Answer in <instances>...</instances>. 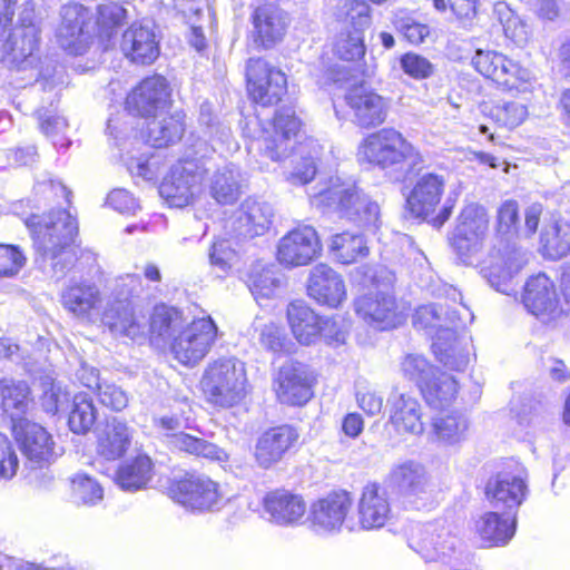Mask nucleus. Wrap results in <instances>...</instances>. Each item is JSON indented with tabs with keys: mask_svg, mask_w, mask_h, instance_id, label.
Masks as SVG:
<instances>
[{
	"mask_svg": "<svg viewBox=\"0 0 570 570\" xmlns=\"http://www.w3.org/2000/svg\"><path fill=\"white\" fill-rule=\"evenodd\" d=\"M104 322L115 333L136 338L144 333L145 317L137 316L128 297L108 303L102 314Z\"/></svg>",
	"mask_w": 570,
	"mask_h": 570,
	"instance_id": "c9c22d12",
	"label": "nucleus"
},
{
	"mask_svg": "<svg viewBox=\"0 0 570 570\" xmlns=\"http://www.w3.org/2000/svg\"><path fill=\"white\" fill-rule=\"evenodd\" d=\"M209 194L222 205H232L242 195V178L238 168L233 164L218 167L209 178Z\"/></svg>",
	"mask_w": 570,
	"mask_h": 570,
	"instance_id": "4c0bfd02",
	"label": "nucleus"
},
{
	"mask_svg": "<svg viewBox=\"0 0 570 570\" xmlns=\"http://www.w3.org/2000/svg\"><path fill=\"white\" fill-rule=\"evenodd\" d=\"M336 14L346 26L353 28L352 31L360 33L371 23L370 6L363 0H340Z\"/></svg>",
	"mask_w": 570,
	"mask_h": 570,
	"instance_id": "603ef678",
	"label": "nucleus"
},
{
	"mask_svg": "<svg viewBox=\"0 0 570 570\" xmlns=\"http://www.w3.org/2000/svg\"><path fill=\"white\" fill-rule=\"evenodd\" d=\"M316 376L306 365L289 362L279 367L274 380L277 400L287 405L302 406L313 396Z\"/></svg>",
	"mask_w": 570,
	"mask_h": 570,
	"instance_id": "ddd939ff",
	"label": "nucleus"
},
{
	"mask_svg": "<svg viewBox=\"0 0 570 570\" xmlns=\"http://www.w3.org/2000/svg\"><path fill=\"white\" fill-rule=\"evenodd\" d=\"M311 204L330 209L340 216L365 227H376L380 222V206L363 194L351 180L330 177L320 183L309 194Z\"/></svg>",
	"mask_w": 570,
	"mask_h": 570,
	"instance_id": "7ed1b4c3",
	"label": "nucleus"
},
{
	"mask_svg": "<svg viewBox=\"0 0 570 570\" xmlns=\"http://www.w3.org/2000/svg\"><path fill=\"white\" fill-rule=\"evenodd\" d=\"M353 499L347 491H333L315 500L309 508L308 520L318 533H337L348 515Z\"/></svg>",
	"mask_w": 570,
	"mask_h": 570,
	"instance_id": "2eb2a0df",
	"label": "nucleus"
},
{
	"mask_svg": "<svg viewBox=\"0 0 570 570\" xmlns=\"http://www.w3.org/2000/svg\"><path fill=\"white\" fill-rule=\"evenodd\" d=\"M475 530L485 547L503 546L514 534V519L487 512L476 521Z\"/></svg>",
	"mask_w": 570,
	"mask_h": 570,
	"instance_id": "a19ab883",
	"label": "nucleus"
},
{
	"mask_svg": "<svg viewBox=\"0 0 570 570\" xmlns=\"http://www.w3.org/2000/svg\"><path fill=\"white\" fill-rule=\"evenodd\" d=\"M170 444L188 454L202 456L212 461L225 462L228 454L217 445L190 434L179 432L170 435Z\"/></svg>",
	"mask_w": 570,
	"mask_h": 570,
	"instance_id": "de8ad7c7",
	"label": "nucleus"
},
{
	"mask_svg": "<svg viewBox=\"0 0 570 570\" xmlns=\"http://www.w3.org/2000/svg\"><path fill=\"white\" fill-rule=\"evenodd\" d=\"M41 405L47 413L56 414L63 409L69 401V392L62 385L50 377L42 383Z\"/></svg>",
	"mask_w": 570,
	"mask_h": 570,
	"instance_id": "680f3d73",
	"label": "nucleus"
},
{
	"mask_svg": "<svg viewBox=\"0 0 570 570\" xmlns=\"http://www.w3.org/2000/svg\"><path fill=\"white\" fill-rule=\"evenodd\" d=\"M247 90L263 106L277 104L286 91V76L261 58H250L246 67Z\"/></svg>",
	"mask_w": 570,
	"mask_h": 570,
	"instance_id": "f8f14e48",
	"label": "nucleus"
},
{
	"mask_svg": "<svg viewBox=\"0 0 570 570\" xmlns=\"http://www.w3.org/2000/svg\"><path fill=\"white\" fill-rule=\"evenodd\" d=\"M264 510L269 521L283 527L302 523L306 514V502L301 494L287 490H276L266 494Z\"/></svg>",
	"mask_w": 570,
	"mask_h": 570,
	"instance_id": "bb28decb",
	"label": "nucleus"
},
{
	"mask_svg": "<svg viewBox=\"0 0 570 570\" xmlns=\"http://www.w3.org/2000/svg\"><path fill=\"white\" fill-rule=\"evenodd\" d=\"M61 304L73 317L92 322L104 314V296L90 281H72L61 293Z\"/></svg>",
	"mask_w": 570,
	"mask_h": 570,
	"instance_id": "a211bd4d",
	"label": "nucleus"
},
{
	"mask_svg": "<svg viewBox=\"0 0 570 570\" xmlns=\"http://www.w3.org/2000/svg\"><path fill=\"white\" fill-rule=\"evenodd\" d=\"M11 432L32 469H42L57 458L53 436L41 424L31 420L18 421Z\"/></svg>",
	"mask_w": 570,
	"mask_h": 570,
	"instance_id": "9d476101",
	"label": "nucleus"
},
{
	"mask_svg": "<svg viewBox=\"0 0 570 570\" xmlns=\"http://www.w3.org/2000/svg\"><path fill=\"white\" fill-rule=\"evenodd\" d=\"M523 303L543 322H550L563 313V307L559 306L554 284L546 274H538L527 282Z\"/></svg>",
	"mask_w": 570,
	"mask_h": 570,
	"instance_id": "4be33fe9",
	"label": "nucleus"
},
{
	"mask_svg": "<svg viewBox=\"0 0 570 570\" xmlns=\"http://www.w3.org/2000/svg\"><path fill=\"white\" fill-rule=\"evenodd\" d=\"M147 126V138L151 146L163 148L178 142L186 131V114L175 110L151 116Z\"/></svg>",
	"mask_w": 570,
	"mask_h": 570,
	"instance_id": "f704fd0d",
	"label": "nucleus"
},
{
	"mask_svg": "<svg viewBox=\"0 0 570 570\" xmlns=\"http://www.w3.org/2000/svg\"><path fill=\"white\" fill-rule=\"evenodd\" d=\"M171 498L190 510L209 511L219 509L225 494L220 485L206 475H187L170 488Z\"/></svg>",
	"mask_w": 570,
	"mask_h": 570,
	"instance_id": "9b49d317",
	"label": "nucleus"
},
{
	"mask_svg": "<svg viewBox=\"0 0 570 570\" xmlns=\"http://www.w3.org/2000/svg\"><path fill=\"white\" fill-rule=\"evenodd\" d=\"M206 171L200 158L179 160L160 184V196L171 207L183 208L193 204L202 193Z\"/></svg>",
	"mask_w": 570,
	"mask_h": 570,
	"instance_id": "423d86ee",
	"label": "nucleus"
},
{
	"mask_svg": "<svg viewBox=\"0 0 570 570\" xmlns=\"http://www.w3.org/2000/svg\"><path fill=\"white\" fill-rule=\"evenodd\" d=\"M252 19L254 40L265 48L279 42L291 22L288 14L276 4H259Z\"/></svg>",
	"mask_w": 570,
	"mask_h": 570,
	"instance_id": "cd10ccee",
	"label": "nucleus"
},
{
	"mask_svg": "<svg viewBox=\"0 0 570 570\" xmlns=\"http://www.w3.org/2000/svg\"><path fill=\"white\" fill-rule=\"evenodd\" d=\"M200 386L215 406L229 409L239 404L249 392L245 363L233 356L213 360L203 372Z\"/></svg>",
	"mask_w": 570,
	"mask_h": 570,
	"instance_id": "20e7f679",
	"label": "nucleus"
},
{
	"mask_svg": "<svg viewBox=\"0 0 570 570\" xmlns=\"http://www.w3.org/2000/svg\"><path fill=\"white\" fill-rule=\"evenodd\" d=\"M71 495L77 504H96L102 499V488L87 475H76L71 481Z\"/></svg>",
	"mask_w": 570,
	"mask_h": 570,
	"instance_id": "bf43d9fd",
	"label": "nucleus"
},
{
	"mask_svg": "<svg viewBox=\"0 0 570 570\" xmlns=\"http://www.w3.org/2000/svg\"><path fill=\"white\" fill-rule=\"evenodd\" d=\"M26 225L42 262L55 273H63L75 257L72 245L78 234L77 220L68 212L58 210L46 217L32 215Z\"/></svg>",
	"mask_w": 570,
	"mask_h": 570,
	"instance_id": "f03ea898",
	"label": "nucleus"
},
{
	"mask_svg": "<svg viewBox=\"0 0 570 570\" xmlns=\"http://www.w3.org/2000/svg\"><path fill=\"white\" fill-rule=\"evenodd\" d=\"M421 392L426 403L432 407H443L452 402L458 393V382L446 373L433 374L421 384Z\"/></svg>",
	"mask_w": 570,
	"mask_h": 570,
	"instance_id": "a18cd8bd",
	"label": "nucleus"
},
{
	"mask_svg": "<svg viewBox=\"0 0 570 570\" xmlns=\"http://www.w3.org/2000/svg\"><path fill=\"white\" fill-rule=\"evenodd\" d=\"M500 19L507 38L518 46H523L528 42L531 36V28L525 20L508 8L504 12H501Z\"/></svg>",
	"mask_w": 570,
	"mask_h": 570,
	"instance_id": "e2e57ef3",
	"label": "nucleus"
},
{
	"mask_svg": "<svg viewBox=\"0 0 570 570\" xmlns=\"http://www.w3.org/2000/svg\"><path fill=\"white\" fill-rule=\"evenodd\" d=\"M390 423L401 435H421L424 432L422 406L419 401L406 394L394 392L390 399Z\"/></svg>",
	"mask_w": 570,
	"mask_h": 570,
	"instance_id": "7c9ffc66",
	"label": "nucleus"
},
{
	"mask_svg": "<svg viewBox=\"0 0 570 570\" xmlns=\"http://www.w3.org/2000/svg\"><path fill=\"white\" fill-rule=\"evenodd\" d=\"M355 312L379 330L395 328L405 320L397 308L395 298L381 292L358 297L355 301Z\"/></svg>",
	"mask_w": 570,
	"mask_h": 570,
	"instance_id": "412c9836",
	"label": "nucleus"
},
{
	"mask_svg": "<svg viewBox=\"0 0 570 570\" xmlns=\"http://www.w3.org/2000/svg\"><path fill=\"white\" fill-rule=\"evenodd\" d=\"M120 48L127 58L140 65L153 63L159 56L154 30L142 24H132L124 32Z\"/></svg>",
	"mask_w": 570,
	"mask_h": 570,
	"instance_id": "2f4dec72",
	"label": "nucleus"
},
{
	"mask_svg": "<svg viewBox=\"0 0 570 570\" xmlns=\"http://www.w3.org/2000/svg\"><path fill=\"white\" fill-rule=\"evenodd\" d=\"M357 156L361 160L382 169L405 163L412 166L422 163V156L416 147L392 127L367 135L358 146Z\"/></svg>",
	"mask_w": 570,
	"mask_h": 570,
	"instance_id": "39448f33",
	"label": "nucleus"
},
{
	"mask_svg": "<svg viewBox=\"0 0 570 570\" xmlns=\"http://www.w3.org/2000/svg\"><path fill=\"white\" fill-rule=\"evenodd\" d=\"M461 543L450 532H443L436 537L425 538L421 543V552L428 561H442L449 564L452 570H465L462 561L463 553L460 550Z\"/></svg>",
	"mask_w": 570,
	"mask_h": 570,
	"instance_id": "e433bc0d",
	"label": "nucleus"
},
{
	"mask_svg": "<svg viewBox=\"0 0 570 570\" xmlns=\"http://www.w3.org/2000/svg\"><path fill=\"white\" fill-rule=\"evenodd\" d=\"M403 374L411 381H414L421 389L429 377L433 374L434 370L429 362L421 355L409 354L405 356L401 364Z\"/></svg>",
	"mask_w": 570,
	"mask_h": 570,
	"instance_id": "0e129e2a",
	"label": "nucleus"
},
{
	"mask_svg": "<svg viewBox=\"0 0 570 570\" xmlns=\"http://www.w3.org/2000/svg\"><path fill=\"white\" fill-rule=\"evenodd\" d=\"M287 318L294 337L301 344L311 345L320 340L321 317L304 303L289 304Z\"/></svg>",
	"mask_w": 570,
	"mask_h": 570,
	"instance_id": "58836bf2",
	"label": "nucleus"
},
{
	"mask_svg": "<svg viewBox=\"0 0 570 570\" xmlns=\"http://www.w3.org/2000/svg\"><path fill=\"white\" fill-rule=\"evenodd\" d=\"M301 129V120L289 108L279 109L273 120L272 129L266 130L261 148L274 161L287 158L294 149Z\"/></svg>",
	"mask_w": 570,
	"mask_h": 570,
	"instance_id": "dca6fc26",
	"label": "nucleus"
},
{
	"mask_svg": "<svg viewBox=\"0 0 570 570\" xmlns=\"http://www.w3.org/2000/svg\"><path fill=\"white\" fill-rule=\"evenodd\" d=\"M41 132L52 140L56 147L67 148L70 141L66 139L68 122L53 108H39L36 111Z\"/></svg>",
	"mask_w": 570,
	"mask_h": 570,
	"instance_id": "3c124183",
	"label": "nucleus"
},
{
	"mask_svg": "<svg viewBox=\"0 0 570 570\" xmlns=\"http://www.w3.org/2000/svg\"><path fill=\"white\" fill-rule=\"evenodd\" d=\"M543 254L552 259L561 258L570 252V224L564 219L546 223L540 236Z\"/></svg>",
	"mask_w": 570,
	"mask_h": 570,
	"instance_id": "79ce46f5",
	"label": "nucleus"
},
{
	"mask_svg": "<svg viewBox=\"0 0 570 570\" xmlns=\"http://www.w3.org/2000/svg\"><path fill=\"white\" fill-rule=\"evenodd\" d=\"M272 217L273 209L267 203L247 198L230 218L229 224L237 236L253 238L269 228Z\"/></svg>",
	"mask_w": 570,
	"mask_h": 570,
	"instance_id": "c756f323",
	"label": "nucleus"
},
{
	"mask_svg": "<svg viewBox=\"0 0 570 570\" xmlns=\"http://www.w3.org/2000/svg\"><path fill=\"white\" fill-rule=\"evenodd\" d=\"M170 101L168 81L163 76L144 79L128 96L127 106L142 117L161 112Z\"/></svg>",
	"mask_w": 570,
	"mask_h": 570,
	"instance_id": "5701e85b",
	"label": "nucleus"
},
{
	"mask_svg": "<svg viewBox=\"0 0 570 570\" xmlns=\"http://www.w3.org/2000/svg\"><path fill=\"white\" fill-rule=\"evenodd\" d=\"M527 253L515 244L502 238L498 239L487 256L482 259L474 258L480 266V273L497 291L508 293L509 282L527 264Z\"/></svg>",
	"mask_w": 570,
	"mask_h": 570,
	"instance_id": "0eeeda50",
	"label": "nucleus"
},
{
	"mask_svg": "<svg viewBox=\"0 0 570 570\" xmlns=\"http://www.w3.org/2000/svg\"><path fill=\"white\" fill-rule=\"evenodd\" d=\"M135 430L127 422L111 417L96 431V452L106 461L121 459L130 449Z\"/></svg>",
	"mask_w": 570,
	"mask_h": 570,
	"instance_id": "393cba45",
	"label": "nucleus"
},
{
	"mask_svg": "<svg viewBox=\"0 0 570 570\" xmlns=\"http://www.w3.org/2000/svg\"><path fill=\"white\" fill-rule=\"evenodd\" d=\"M331 252L342 264H353L365 258L370 249L361 234L344 232L332 237Z\"/></svg>",
	"mask_w": 570,
	"mask_h": 570,
	"instance_id": "49530a36",
	"label": "nucleus"
},
{
	"mask_svg": "<svg viewBox=\"0 0 570 570\" xmlns=\"http://www.w3.org/2000/svg\"><path fill=\"white\" fill-rule=\"evenodd\" d=\"M322 252L317 232L312 226H299L286 233L277 244L276 258L286 267L308 265Z\"/></svg>",
	"mask_w": 570,
	"mask_h": 570,
	"instance_id": "4468645a",
	"label": "nucleus"
},
{
	"mask_svg": "<svg viewBox=\"0 0 570 570\" xmlns=\"http://www.w3.org/2000/svg\"><path fill=\"white\" fill-rule=\"evenodd\" d=\"M390 478L405 504L420 510L429 508L435 502V487L421 463L415 461L402 462L392 469Z\"/></svg>",
	"mask_w": 570,
	"mask_h": 570,
	"instance_id": "6e6552de",
	"label": "nucleus"
},
{
	"mask_svg": "<svg viewBox=\"0 0 570 570\" xmlns=\"http://www.w3.org/2000/svg\"><path fill=\"white\" fill-rule=\"evenodd\" d=\"M444 190V179L435 174L420 176L407 197L410 210L417 217L432 214L440 204Z\"/></svg>",
	"mask_w": 570,
	"mask_h": 570,
	"instance_id": "473e14b6",
	"label": "nucleus"
},
{
	"mask_svg": "<svg viewBox=\"0 0 570 570\" xmlns=\"http://www.w3.org/2000/svg\"><path fill=\"white\" fill-rule=\"evenodd\" d=\"M299 433L289 424L267 429L257 439L255 461L263 469H269L279 461L297 443Z\"/></svg>",
	"mask_w": 570,
	"mask_h": 570,
	"instance_id": "aec40b11",
	"label": "nucleus"
},
{
	"mask_svg": "<svg viewBox=\"0 0 570 570\" xmlns=\"http://www.w3.org/2000/svg\"><path fill=\"white\" fill-rule=\"evenodd\" d=\"M305 145H301L298 147L299 156L295 157L293 163V168L286 174V180L292 185H305L314 179L317 167H316V157L318 155L317 150H314L315 155H305Z\"/></svg>",
	"mask_w": 570,
	"mask_h": 570,
	"instance_id": "6e6d98bb",
	"label": "nucleus"
},
{
	"mask_svg": "<svg viewBox=\"0 0 570 570\" xmlns=\"http://www.w3.org/2000/svg\"><path fill=\"white\" fill-rule=\"evenodd\" d=\"M19 458L9 438L0 433V481L11 480L18 472Z\"/></svg>",
	"mask_w": 570,
	"mask_h": 570,
	"instance_id": "69168bd1",
	"label": "nucleus"
},
{
	"mask_svg": "<svg viewBox=\"0 0 570 570\" xmlns=\"http://www.w3.org/2000/svg\"><path fill=\"white\" fill-rule=\"evenodd\" d=\"M391 515V505L384 491L375 483L363 488L357 501V521L362 530L383 528Z\"/></svg>",
	"mask_w": 570,
	"mask_h": 570,
	"instance_id": "c85d7f7f",
	"label": "nucleus"
},
{
	"mask_svg": "<svg viewBox=\"0 0 570 570\" xmlns=\"http://www.w3.org/2000/svg\"><path fill=\"white\" fill-rule=\"evenodd\" d=\"M307 293L318 304L333 308L346 299V287L342 276L326 264H317L311 269Z\"/></svg>",
	"mask_w": 570,
	"mask_h": 570,
	"instance_id": "b1692460",
	"label": "nucleus"
},
{
	"mask_svg": "<svg viewBox=\"0 0 570 570\" xmlns=\"http://www.w3.org/2000/svg\"><path fill=\"white\" fill-rule=\"evenodd\" d=\"M469 428V419L463 412L442 410L432 419L430 438L441 445H455L466 439Z\"/></svg>",
	"mask_w": 570,
	"mask_h": 570,
	"instance_id": "72a5a7b5",
	"label": "nucleus"
},
{
	"mask_svg": "<svg viewBox=\"0 0 570 570\" xmlns=\"http://www.w3.org/2000/svg\"><path fill=\"white\" fill-rule=\"evenodd\" d=\"M527 472L522 468L515 471H503L490 479L485 494L497 509L513 510L523 502L527 495Z\"/></svg>",
	"mask_w": 570,
	"mask_h": 570,
	"instance_id": "6ab92c4d",
	"label": "nucleus"
},
{
	"mask_svg": "<svg viewBox=\"0 0 570 570\" xmlns=\"http://www.w3.org/2000/svg\"><path fill=\"white\" fill-rule=\"evenodd\" d=\"M278 286L279 278L273 265L257 262L252 266L248 274V288L257 302L273 296Z\"/></svg>",
	"mask_w": 570,
	"mask_h": 570,
	"instance_id": "8fccbe9b",
	"label": "nucleus"
},
{
	"mask_svg": "<svg viewBox=\"0 0 570 570\" xmlns=\"http://www.w3.org/2000/svg\"><path fill=\"white\" fill-rule=\"evenodd\" d=\"M502 73L503 75L498 77L494 82H497L503 90L510 92H529L532 90L533 78L531 72L513 60H507L502 68Z\"/></svg>",
	"mask_w": 570,
	"mask_h": 570,
	"instance_id": "864d4df0",
	"label": "nucleus"
},
{
	"mask_svg": "<svg viewBox=\"0 0 570 570\" xmlns=\"http://www.w3.org/2000/svg\"><path fill=\"white\" fill-rule=\"evenodd\" d=\"M24 264L26 257L17 246L0 244V277L16 276Z\"/></svg>",
	"mask_w": 570,
	"mask_h": 570,
	"instance_id": "338daca9",
	"label": "nucleus"
},
{
	"mask_svg": "<svg viewBox=\"0 0 570 570\" xmlns=\"http://www.w3.org/2000/svg\"><path fill=\"white\" fill-rule=\"evenodd\" d=\"M85 386L97 389L100 403L112 411H121L128 405L127 392L114 383H101L98 371H91V380L85 382Z\"/></svg>",
	"mask_w": 570,
	"mask_h": 570,
	"instance_id": "5fc2aeb1",
	"label": "nucleus"
},
{
	"mask_svg": "<svg viewBox=\"0 0 570 570\" xmlns=\"http://www.w3.org/2000/svg\"><path fill=\"white\" fill-rule=\"evenodd\" d=\"M90 13L81 4L71 3L61 9V23L57 30L60 47L71 55H82L90 45Z\"/></svg>",
	"mask_w": 570,
	"mask_h": 570,
	"instance_id": "f3484780",
	"label": "nucleus"
},
{
	"mask_svg": "<svg viewBox=\"0 0 570 570\" xmlns=\"http://www.w3.org/2000/svg\"><path fill=\"white\" fill-rule=\"evenodd\" d=\"M31 405L30 390L24 382L3 380L0 382V407L11 419V426L28 420L24 415Z\"/></svg>",
	"mask_w": 570,
	"mask_h": 570,
	"instance_id": "ea45409f",
	"label": "nucleus"
},
{
	"mask_svg": "<svg viewBox=\"0 0 570 570\" xmlns=\"http://www.w3.org/2000/svg\"><path fill=\"white\" fill-rule=\"evenodd\" d=\"M509 58L502 53L491 50H476L472 58L474 68L484 77L497 80L502 76V68Z\"/></svg>",
	"mask_w": 570,
	"mask_h": 570,
	"instance_id": "13d9d810",
	"label": "nucleus"
},
{
	"mask_svg": "<svg viewBox=\"0 0 570 570\" xmlns=\"http://www.w3.org/2000/svg\"><path fill=\"white\" fill-rule=\"evenodd\" d=\"M528 115L527 105L518 101L499 104L492 109L495 121L509 129L520 126L528 118Z\"/></svg>",
	"mask_w": 570,
	"mask_h": 570,
	"instance_id": "052dcab7",
	"label": "nucleus"
},
{
	"mask_svg": "<svg viewBox=\"0 0 570 570\" xmlns=\"http://www.w3.org/2000/svg\"><path fill=\"white\" fill-rule=\"evenodd\" d=\"M334 52L342 60L361 59L365 55L363 33L352 30L341 31L334 43Z\"/></svg>",
	"mask_w": 570,
	"mask_h": 570,
	"instance_id": "4d7b16f0",
	"label": "nucleus"
},
{
	"mask_svg": "<svg viewBox=\"0 0 570 570\" xmlns=\"http://www.w3.org/2000/svg\"><path fill=\"white\" fill-rule=\"evenodd\" d=\"M519 223V204L517 200L507 199L497 209L498 230L501 234H510L515 230Z\"/></svg>",
	"mask_w": 570,
	"mask_h": 570,
	"instance_id": "774afa93",
	"label": "nucleus"
},
{
	"mask_svg": "<svg viewBox=\"0 0 570 570\" xmlns=\"http://www.w3.org/2000/svg\"><path fill=\"white\" fill-rule=\"evenodd\" d=\"M151 461L147 455H138L119 466L116 483L126 491H137L146 487L151 479Z\"/></svg>",
	"mask_w": 570,
	"mask_h": 570,
	"instance_id": "37998d69",
	"label": "nucleus"
},
{
	"mask_svg": "<svg viewBox=\"0 0 570 570\" xmlns=\"http://www.w3.org/2000/svg\"><path fill=\"white\" fill-rule=\"evenodd\" d=\"M433 347L436 357L446 367L455 371H463L466 367L469 354L462 348L453 331H441Z\"/></svg>",
	"mask_w": 570,
	"mask_h": 570,
	"instance_id": "c03bdc74",
	"label": "nucleus"
},
{
	"mask_svg": "<svg viewBox=\"0 0 570 570\" xmlns=\"http://www.w3.org/2000/svg\"><path fill=\"white\" fill-rule=\"evenodd\" d=\"M489 230L487 209L479 204L466 205L459 217L453 246L466 264H474Z\"/></svg>",
	"mask_w": 570,
	"mask_h": 570,
	"instance_id": "1a4fd4ad",
	"label": "nucleus"
},
{
	"mask_svg": "<svg viewBox=\"0 0 570 570\" xmlns=\"http://www.w3.org/2000/svg\"><path fill=\"white\" fill-rule=\"evenodd\" d=\"M97 421V409L90 396L79 393L73 396L68 424L76 434L88 433Z\"/></svg>",
	"mask_w": 570,
	"mask_h": 570,
	"instance_id": "09e8293b",
	"label": "nucleus"
},
{
	"mask_svg": "<svg viewBox=\"0 0 570 570\" xmlns=\"http://www.w3.org/2000/svg\"><path fill=\"white\" fill-rule=\"evenodd\" d=\"M346 101L355 124L362 128L377 127L386 120L389 101L373 90L354 88L347 94Z\"/></svg>",
	"mask_w": 570,
	"mask_h": 570,
	"instance_id": "a878e982",
	"label": "nucleus"
},
{
	"mask_svg": "<svg viewBox=\"0 0 570 570\" xmlns=\"http://www.w3.org/2000/svg\"><path fill=\"white\" fill-rule=\"evenodd\" d=\"M150 331L168 344L176 361L193 367L212 350L218 328L209 316L187 323L181 312L160 305L155 307L151 315Z\"/></svg>",
	"mask_w": 570,
	"mask_h": 570,
	"instance_id": "f257e3e1",
	"label": "nucleus"
}]
</instances>
